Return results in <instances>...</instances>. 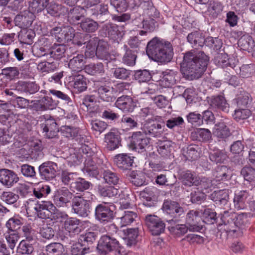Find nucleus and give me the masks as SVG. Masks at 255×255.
<instances>
[{
	"label": "nucleus",
	"instance_id": "nucleus-1",
	"mask_svg": "<svg viewBox=\"0 0 255 255\" xmlns=\"http://www.w3.org/2000/svg\"><path fill=\"white\" fill-rule=\"evenodd\" d=\"M209 59V57L203 51L192 49L185 52L181 64L183 77L188 80L201 77L207 69Z\"/></svg>",
	"mask_w": 255,
	"mask_h": 255
},
{
	"label": "nucleus",
	"instance_id": "nucleus-2",
	"mask_svg": "<svg viewBox=\"0 0 255 255\" xmlns=\"http://www.w3.org/2000/svg\"><path fill=\"white\" fill-rule=\"evenodd\" d=\"M254 213H241L236 214L232 211L226 210L220 214L222 222L221 229L225 231L228 236L237 237L249 222V219L254 217Z\"/></svg>",
	"mask_w": 255,
	"mask_h": 255
},
{
	"label": "nucleus",
	"instance_id": "nucleus-3",
	"mask_svg": "<svg viewBox=\"0 0 255 255\" xmlns=\"http://www.w3.org/2000/svg\"><path fill=\"white\" fill-rule=\"evenodd\" d=\"M146 53L150 59L164 64L171 62L174 55L171 43L164 42L156 37L147 43Z\"/></svg>",
	"mask_w": 255,
	"mask_h": 255
},
{
	"label": "nucleus",
	"instance_id": "nucleus-4",
	"mask_svg": "<svg viewBox=\"0 0 255 255\" xmlns=\"http://www.w3.org/2000/svg\"><path fill=\"white\" fill-rule=\"evenodd\" d=\"M127 87L129 84L125 83L118 84L115 88L107 85L103 83L102 79L95 81L94 82V91L97 93L98 98L101 101L111 103L117 99L116 94L124 93L125 90H127Z\"/></svg>",
	"mask_w": 255,
	"mask_h": 255
},
{
	"label": "nucleus",
	"instance_id": "nucleus-5",
	"mask_svg": "<svg viewBox=\"0 0 255 255\" xmlns=\"http://www.w3.org/2000/svg\"><path fill=\"white\" fill-rule=\"evenodd\" d=\"M83 172L89 176L96 178L99 174L98 167L108 168L109 163L104 155L86 150Z\"/></svg>",
	"mask_w": 255,
	"mask_h": 255
},
{
	"label": "nucleus",
	"instance_id": "nucleus-6",
	"mask_svg": "<svg viewBox=\"0 0 255 255\" xmlns=\"http://www.w3.org/2000/svg\"><path fill=\"white\" fill-rule=\"evenodd\" d=\"M97 249L101 255H106L115 252L122 255H126L127 251L125 247L113 236L103 235L99 239Z\"/></svg>",
	"mask_w": 255,
	"mask_h": 255
},
{
	"label": "nucleus",
	"instance_id": "nucleus-7",
	"mask_svg": "<svg viewBox=\"0 0 255 255\" xmlns=\"http://www.w3.org/2000/svg\"><path fill=\"white\" fill-rule=\"evenodd\" d=\"M162 210L168 217V219H166L168 223H178L185 215L184 209L180 203L169 199L164 200Z\"/></svg>",
	"mask_w": 255,
	"mask_h": 255
},
{
	"label": "nucleus",
	"instance_id": "nucleus-8",
	"mask_svg": "<svg viewBox=\"0 0 255 255\" xmlns=\"http://www.w3.org/2000/svg\"><path fill=\"white\" fill-rule=\"evenodd\" d=\"M114 209L115 206L112 203L103 202L99 204L95 209L96 220L103 224L111 222L115 217Z\"/></svg>",
	"mask_w": 255,
	"mask_h": 255
},
{
	"label": "nucleus",
	"instance_id": "nucleus-9",
	"mask_svg": "<svg viewBox=\"0 0 255 255\" xmlns=\"http://www.w3.org/2000/svg\"><path fill=\"white\" fill-rule=\"evenodd\" d=\"M165 123L161 117H156L146 120L143 126V132L150 136L156 137L160 136L164 131Z\"/></svg>",
	"mask_w": 255,
	"mask_h": 255
},
{
	"label": "nucleus",
	"instance_id": "nucleus-10",
	"mask_svg": "<svg viewBox=\"0 0 255 255\" xmlns=\"http://www.w3.org/2000/svg\"><path fill=\"white\" fill-rule=\"evenodd\" d=\"M92 202L81 195L74 196L72 199V211L79 217H87L90 213Z\"/></svg>",
	"mask_w": 255,
	"mask_h": 255
},
{
	"label": "nucleus",
	"instance_id": "nucleus-11",
	"mask_svg": "<svg viewBox=\"0 0 255 255\" xmlns=\"http://www.w3.org/2000/svg\"><path fill=\"white\" fill-rule=\"evenodd\" d=\"M27 203L28 208H33L38 217L41 219L50 218L51 211L55 209L54 204L49 201L38 202L36 199H29Z\"/></svg>",
	"mask_w": 255,
	"mask_h": 255
},
{
	"label": "nucleus",
	"instance_id": "nucleus-12",
	"mask_svg": "<svg viewBox=\"0 0 255 255\" xmlns=\"http://www.w3.org/2000/svg\"><path fill=\"white\" fill-rule=\"evenodd\" d=\"M144 222L149 232L153 236H158L165 231V224L161 218L156 215H146Z\"/></svg>",
	"mask_w": 255,
	"mask_h": 255
},
{
	"label": "nucleus",
	"instance_id": "nucleus-13",
	"mask_svg": "<svg viewBox=\"0 0 255 255\" xmlns=\"http://www.w3.org/2000/svg\"><path fill=\"white\" fill-rule=\"evenodd\" d=\"M58 101L48 96H44L39 100L30 101L29 109L36 112L51 110L55 109Z\"/></svg>",
	"mask_w": 255,
	"mask_h": 255
},
{
	"label": "nucleus",
	"instance_id": "nucleus-14",
	"mask_svg": "<svg viewBox=\"0 0 255 255\" xmlns=\"http://www.w3.org/2000/svg\"><path fill=\"white\" fill-rule=\"evenodd\" d=\"M59 170L58 162L48 161L42 163L38 167V173L42 180L50 181L56 176Z\"/></svg>",
	"mask_w": 255,
	"mask_h": 255
},
{
	"label": "nucleus",
	"instance_id": "nucleus-15",
	"mask_svg": "<svg viewBox=\"0 0 255 255\" xmlns=\"http://www.w3.org/2000/svg\"><path fill=\"white\" fill-rule=\"evenodd\" d=\"M137 102L130 96L123 95L116 100L115 105L123 113H131L137 107Z\"/></svg>",
	"mask_w": 255,
	"mask_h": 255
},
{
	"label": "nucleus",
	"instance_id": "nucleus-16",
	"mask_svg": "<svg viewBox=\"0 0 255 255\" xmlns=\"http://www.w3.org/2000/svg\"><path fill=\"white\" fill-rule=\"evenodd\" d=\"M150 139L146 134L141 131L133 132L131 136L130 146L138 152H142L145 150V147L149 143Z\"/></svg>",
	"mask_w": 255,
	"mask_h": 255
},
{
	"label": "nucleus",
	"instance_id": "nucleus-17",
	"mask_svg": "<svg viewBox=\"0 0 255 255\" xmlns=\"http://www.w3.org/2000/svg\"><path fill=\"white\" fill-rule=\"evenodd\" d=\"M41 129L45 132L44 135L48 138H58L59 128L53 119H45L40 125Z\"/></svg>",
	"mask_w": 255,
	"mask_h": 255
},
{
	"label": "nucleus",
	"instance_id": "nucleus-18",
	"mask_svg": "<svg viewBox=\"0 0 255 255\" xmlns=\"http://www.w3.org/2000/svg\"><path fill=\"white\" fill-rule=\"evenodd\" d=\"M19 179L17 174L13 170L8 169H0V182L4 187H12Z\"/></svg>",
	"mask_w": 255,
	"mask_h": 255
},
{
	"label": "nucleus",
	"instance_id": "nucleus-19",
	"mask_svg": "<svg viewBox=\"0 0 255 255\" xmlns=\"http://www.w3.org/2000/svg\"><path fill=\"white\" fill-rule=\"evenodd\" d=\"M133 156L128 153H120L116 155L114 158V162L116 166L123 171L131 169L133 163Z\"/></svg>",
	"mask_w": 255,
	"mask_h": 255
},
{
	"label": "nucleus",
	"instance_id": "nucleus-20",
	"mask_svg": "<svg viewBox=\"0 0 255 255\" xmlns=\"http://www.w3.org/2000/svg\"><path fill=\"white\" fill-rule=\"evenodd\" d=\"M207 102L210 108L214 111H222L228 112L229 105L225 97L222 95L212 96L207 98Z\"/></svg>",
	"mask_w": 255,
	"mask_h": 255
},
{
	"label": "nucleus",
	"instance_id": "nucleus-21",
	"mask_svg": "<svg viewBox=\"0 0 255 255\" xmlns=\"http://www.w3.org/2000/svg\"><path fill=\"white\" fill-rule=\"evenodd\" d=\"M202 219L197 211L190 210L186 215V224L189 228V231L198 232L202 228Z\"/></svg>",
	"mask_w": 255,
	"mask_h": 255
},
{
	"label": "nucleus",
	"instance_id": "nucleus-22",
	"mask_svg": "<svg viewBox=\"0 0 255 255\" xmlns=\"http://www.w3.org/2000/svg\"><path fill=\"white\" fill-rule=\"evenodd\" d=\"M105 141L109 150H114L122 146L120 134L115 128L112 129L105 134Z\"/></svg>",
	"mask_w": 255,
	"mask_h": 255
},
{
	"label": "nucleus",
	"instance_id": "nucleus-23",
	"mask_svg": "<svg viewBox=\"0 0 255 255\" xmlns=\"http://www.w3.org/2000/svg\"><path fill=\"white\" fill-rule=\"evenodd\" d=\"M102 30L104 32V34L102 35L103 36L108 37L115 42H119L123 36L122 32L120 30V27L115 24H105Z\"/></svg>",
	"mask_w": 255,
	"mask_h": 255
},
{
	"label": "nucleus",
	"instance_id": "nucleus-24",
	"mask_svg": "<svg viewBox=\"0 0 255 255\" xmlns=\"http://www.w3.org/2000/svg\"><path fill=\"white\" fill-rule=\"evenodd\" d=\"M73 194L66 188L59 189L54 196V204L58 207H64L73 199Z\"/></svg>",
	"mask_w": 255,
	"mask_h": 255
},
{
	"label": "nucleus",
	"instance_id": "nucleus-25",
	"mask_svg": "<svg viewBox=\"0 0 255 255\" xmlns=\"http://www.w3.org/2000/svg\"><path fill=\"white\" fill-rule=\"evenodd\" d=\"M178 73L173 70L167 69L161 73V85L165 88L172 87L178 80Z\"/></svg>",
	"mask_w": 255,
	"mask_h": 255
},
{
	"label": "nucleus",
	"instance_id": "nucleus-26",
	"mask_svg": "<svg viewBox=\"0 0 255 255\" xmlns=\"http://www.w3.org/2000/svg\"><path fill=\"white\" fill-rule=\"evenodd\" d=\"M90 10L91 16L99 23H103L108 20L109 13L108 5L101 4Z\"/></svg>",
	"mask_w": 255,
	"mask_h": 255
},
{
	"label": "nucleus",
	"instance_id": "nucleus-27",
	"mask_svg": "<svg viewBox=\"0 0 255 255\" xmlns=\"http://www.w3.org/2000/svg\"><path fill=\"white\" fill-rule=\"evenodd\" d=\"M97 192L100 197L112 198L120 196L119 190L114 186L101 184L97 186Z\"/></svg>",
	"mask_w": 255,
	"mask_h": 255
},
{
	"label": "nucleus",
	"instance_id": "nucleus-28",
	"mask_svg": "<svg viewBox=\"0 0 255 255\" xmlns=\"http://www.w3.org/2000/svg\"><path fill=\"white\" fill-rule=\"evenodd\" d=\"M178 178L182 184L188 187H191L197 185L198 182V177L195 173L190 170L182 171L178 172Z\"/></svg>",
	"mask_w": 255,
	"mask_h": 255
},
{
	"label": "nucleus",
	"instance_id": "nucleus-29",
	"mask_svg": "<svg viewBox=\"0 0 255 255\" xmlns=\"http://www.w3.org/2000/svg\"><path fill=\"white\" fill-rule=\"evenodd\" d=\"M186 38L187 42L195 49H199L205 44V37L203 34L197 30L189 33Z\"/></svg>",
	"mask_w": 255,
	"mask_h": 255
},
{
	"label": "nucleus",
	"instance_id": "nucleus-30",
	"mask_svg": "<svg viewBox=\"0 0 255 255\" xmlns=\"http://www.w3.org/2000/svg\"><path fill=\"white\" fill-rule=\"evenodd\" d=\"M33 20V15L28 11L17 14L14 19L15 25L23 29L29 27Z\"/></svg>",
	"mask_w": 255,
	"mask_h": 255
},
{
	"label": "nucleus",
	"instance_id": "nucleus-31",
	"mask_svg": "<svg viewBox=\"0 0 255 255\" xmlns=\"http://www.w3.org/2000/svg\"><path fill=\"white\" fill-rule=\"evenodd\" d=\"M89 82L87 78L80 73L73 74L72 85L73 88L78 92L81 93L87 89V84Z\"/></svg>",
	"mask_w": 255,
	"mask_h": 255
},
{
	"label": "nucleus",
	"instance_id": "nucleus-32",
	"mask_svg": "<svg viewBox=\"0 0 255 255\" xmlns=\"http://www.w3.org/2000/svg\"><path fill=\"white\" fill-rule=\"evenodd\" d=\"M191 137L193 140L207 142L212 139V134L207 128H197L191 132Z\"/></svg>",
	"mask_w": 255,
	"mask_h": 255
},
{
	"label": "nucleus",
	"instance_id": "nucleus-33",
	"mask_svg": "<svg viewBox=\"0 0 255 255\" xmlns=\"http://www.w3.org/2000/svg\"><path fill=\"white\" fill-rule=\"evenodd\" d=\"M68 13V20L71 24H80V20L85 16L84 9L80 6H77L67 12Z\"/></svg>",
	"mask_w": 255,
	"mask_h": 255
},
{
	"label": "nucleus",
	"instance_id": "nucleus-34",
	"mask_svg": "<svg viewBox=\"0 0 255 255\" xmlns=\"http://www.w3.org/2000/svg\"><path fill=\"white\" fill-rule=\"evenodd\" d=\"M249 196V192L247 190L236 192L234 198L235 208L238 210L245 209L247 207V200Z\"/></svg>",
	"mask_w": 255,
	"mask_h": 255
},
{
	"label": "nucleus",
	"instance_id": "nucleus-35",
	"mask_svg": "<svg viewBox=\"0 0 255 255\" xmlns=\"http://www.w3.org/2000/svg\"><path fill=\"white\" fill-rule=\"evenodd\" d=\"M96 55L98 59L103 60L110 61L112 60L109 52V45L107 42L103 39L101 40L97 45Z\"/></svg>",
	"mask_w": 255,
	"mask_h": 255
},
{
	"label": "nucleus",
	"instance_id": "nucleus-36",
	"mask_svg": "<svg viewBox=\"0 0 255 255\" xmlns=\"http://www.w3.org/2000/svg\"><path fill=\"white\" fill-rule=\"evenodd\" d=\"M45 8L47 13L53 17L64 15L68 12L67 7L54 2H48Z\"/></svg>",
	"mask_w": 255,
	"mask_h": 255
},
{
	"label": "nucleus",
	"instance_id": "nucleus-37",
	"mask_svg": "<svg viewBox=\"0 0 255 255\" xmlns=\"http://www.w3.org/2000/svg\"><path fill=\"white\" fill-rule=\"evenodd\" d=\"M39 86L35 82L18 81L16 85V90L21 92L33 94L39 90Z\"/></svg>",
	"mask_w": 255,
	"mask_h": 255
},
{
	"label": "nucleus",
	"instance_id": "nucleus-38",
	"mask_svg": "<svg viewBox=\"0 0 255 255\" xmlns=\"http://www.w3.org/2000/svg\"><path fill=\"white\" fill-rule=\"evenodd\" d=\"M85 57L83 54H77L70 60L68 66L72 71L78 73L85 68Z\"/></svg>",
	"mask_w": 255,
	"mask_h": 255
},
{
	"label": "nucleus",
	"instance_id": "nucleus-39",
	"mask_svg": "<svg viewBox=\"0 0 255 255\" xmlns=\"http://www.w3.org/2000/svg\"><path fill=\"white\" fill-rule=\"evenodd\" d=\"M213 133L219 138L225 139L231 135V131L227 126L226 123L221 122L215 124Z\"/></svg>",
	"mask_w": 255,
	"mask_h": 255
},
{
	"label": "nucleus",
	"instance_id": "nucleus-40",
	"mask_svg": "<svg viewBox=\"0 0 255 255\" xmlns=\"http://www.w3.org/2000/svg\"><path fill=\"white\" fill-rule=\"evenodd\" d=\"M102 175L105 183L107 184L115 186L118 185L120 181V175L110 169H103Z\"/></svg>",
	"mask_w": 255,
	"mask_h": 255
},
{
	"label": "nucleus",
	"instance_id": "nucleus-41",
	"mask_svg": "<svg viewBox=\"0 0 255 255\" xmlns=\"http://www.w3.org/2000/svg\"><path fill=\"white\" fill-rule=\"evenodd\" d=\"M49 0H32L29 1L28 12L34 14H38L43 11L46 7Z\"/></svg>",
	"mask_w": 255,
	"mask_h": 255
},
{
	"label": "nucleus",
	"instance_id": "nucleus-42",
	"mask_svg": "<svg viewBox=\"0 0 255 255\" xmlns=\"http://www.w3.org/2000/svg\"><path fill=\"white\" fill-rule=\"evenodd\" d=\"M170 226L168 229L173 236L176 237H181L184 236L189 231V228L186 224H180L178 223H168Z\"/></svg>",
	"mask_w": 255,
	"mask_h": 255
},
{
	"label": "nucleus",
	"instance_id": "nucleus-43",
	"mask_svg": "<svg viewBox=\"0 0 255 255\" xmlns=\"http://www.w3.org/2000/svg\"><path fill=\"white\" fill-rule=\"evenodd\" d=\"M98 21H95L90 18H85L80 23V27L82 30L87 33L95 32L99 28Z\"/></svg>",
	"mask_w": 255,
	"mask_h": 255
},
{
	"label": "nucleus",
	"instance_id": "nucleus-44",
	"mask_svg": "<svg viewBox=\"0 0 255 255\" xmlns=\"http://www.w3.org/2000/svg\"><path fill=\"white\" fill-rule=\"evenodd\" d=\"M246 183L245 185H251L252 187H255V167L253 166L244 167L241 171Z\"/></svg>",
	"mask_w": 255,
	"mask_h": 255
},
{
	"label": "nucleus",
	"instance_id": "nucleus-45",
	"mask_svg": "<svg viewBox=\"0 0 255 255\" xmlns=\"http://www.w3.org/2000/svg\"><path fill=\"white\" fill-rule=\"evenodd\" d=\"M81 222L76 218H68L64 221V226L65 230L69 233L78 234L81 229L78 227Z\"/></svg>",
	"mask_w": 255,
	"mask_h": 255
},
{
	"label": "nucleus",
	"instance_id": "nucleus-46",
	"mask_svg": "<svg viewBox=\"0 0 255 255\" xmlns=\"http://www.w3.org/2000/svg\"><path fill=\"white\" fill-rule=\"evenodd\" d=\"M97 232L87 231L79 236L78 241L84 245V246L91 249V246L97 238Z\"/></svg>",
	"mask_w": 255,
	"mask_h": 255
},
{
	"label": "nucleus",
	"instance_id": "nucleus-47",
	"mask_svg": "<svg viewBox=\"0 0 255 255\" xmlns=\"http://www.w3.org/2000/svg\"><path fill=\"white\" fill-rule=\"evenodd\" d=\"M66 48L63 44H55L49 49V55L54 59L60 60L65 56Z\"/></svg>",
	"mask_w": 255,
	"mask_h": 255
},
{
	"label": "nucleus",
	"instance_id": "nucleus-48",
	"mask_svg": "<svg viewBox=\"0 0 255 255\" xmlns=\"http://www.w3.org/2000/svg\"><path fill=\"white\" fill-rule=\"evenodd\" d=\"M92 186V183L84 178L79 177L70 183V189L73 191L82 192L88 190Z\"/></svg>",
	"mask_w": 255,
	"mask_h": 255
},
{
	"label": "nucleus",
	"instance_id": "nucleus-49",
	"mask_svg": "<svg viewBox=\"0 0 255 255\" xmlns=\"http://www.w3.org/2000/svg\"><path fill=\"white\" fill-rule=\"evenodd\" d=\"M147 163L153 171H160L163 168L158 156L154 152H150L148 155H147V161L145 163Z\"/></svg>",
	"mask_w": 255,
	"mask_h": 255
},
{
	"label": "nucleus",
	"instance_id": "nucleus-50",
	"mask_svg": "<svg viewBox=\"0 0 255 255\" xmlns=\"http://www.w3.org/2000/svg\"><path fill=\"white\" fill-rule=\"evenodd\" d=\"M124 49L126 52L122 59L123 63L129 66H134L136 62L137 52L130 49L127 45H124Z\"/></svg>",
	"mask_w": 255,
	"mask_h": 255
},
{
	"label": "nucleus",
	"instance_id": "nucleus-51",
	"mask_svg": "<svg viewBox=\"0 0 255 255\" xmlns=\"http://www.w3.org/2000/svg\"><path fill=\"white\" fill-rule=\"evenodd\" d=\"M35 36V34L32 29L25 28L20 30L18 38L20 43L30 45L33 42Z\"/></svg>",
	"mask_w": 255,
	"mask_h": 255
},
{
	"label": "nucleus",
	"instance_id": "nucleus-52",
	"mask_svg": "<svg viewBox=\"0 0 255 255\" xmlns=\"http://www.w3.org/2000/svg\"><path fill=\"white\" fill-rule=\"evenodd\" d=\"M211 198L217 204L225 205L228 202L229 195L226 190L215 191L211 194Z\"/></svg>",
	"mask_w": 255,
	"mask_h": 255
},
{
	"label": "nucleus",
	"instance_id": "nucleus-53",
	"mask_svg": "<svg viewBox=\"0 0 255 255\" xmlns=\"http://www.w3.org/2000/svg\"><path fill=\"white\" fill-rule=\"evenodd\" d=\"M165 126L170 129L174 130L176 128H182L184 124V121L182 117L179 116L171 117L164 122Z\"/></svg>",
	"mask_w": 255,
	"mask_h": 255
},
{
	"label": "nucleus",
	"instance_id": "nucleus-54",
	"mask_svg": "<svg viewBox=\"0 0 255 255\" xmlns=\"http://www.w3.org/2000/svg\"><path fill=\"white\" fill-rule=\"evenodd\" d=\"M141 198L143 199V204L148 207L154 206L155 195L153 191L149 188H145L140 194Z\"/></svg>",
	"mask_w": 255,
	"mask_h": 255
},
{
	"label": "nucleus",
	"instance_id": "nucleus-55",
	"mask_svg": "<svg viewBox=\"0 0 255 255\" xmlns=\"http://www.w3.org/2000/svg\"><path fill=\"white\" fill-rule=\"evenodd\" d=\"M22 219L18 216H13L6 222L5 226L9 231L17 232L22 225Z\"/></svg>",
	"mask_w": 255,
	"mask_h": 255
},
{
	"label": "nucleus",
	"instance_id": "nucleus-56",
	"mask_svg": "<svg viewBox=\"0 0 255 255\" xmlns=\"http://www.w3.org/2000/svg\"><path fill=\"white\" fill-rule=\"evenodd\" d=\"M85 72L91 75L103 74L105 72L104 66L102 63H91L85 66Z\"/></svg>",
	"mask_w": 255,
	"mask_h": 255
},
{
	"label": "nucleus",
	"instance_id": "nucleus-57",
	"mask_svg": "<svg viewBox=\"0 0 255 255\" xmlns=\"http://www.w3.org/2000/svg\"><path fill=\"white\" fill-rule=\"evenodd\" d=\"M64 248L59 243H52L45 247V251L49 255H63Z\"/></svg>",
	"mask_w": 255,
	"mask_h": 255
},
{
	"label": "nucleus",
	"instance_id": "nucleus-58",
	"mask_svg": "<svg viewBox=\"0 0 255 255\" xmlns=\"http://www.w3.org/2000/svg\"><path fill=\"white\" fill-rule=\"evenodd\" d=\"M203 213L202 222L207 224H213L217 222V213L214 210L206 208L204 210H201Z\"/></svg>",
	"mask_w": 255,
	"mask_h": 255
},
{
	"label": "nucleus",
	"instance_id": "nucleus-59",
	"mask_svg": "<svg viewBox=\"0 0 255 255\" xmlns=\"http://www.w3.org/2000/svg\"><path fill=\"white\" fill-rule=\"evenodd\" d=\"M128 44L130 48L134 49L137 52L145 46L144 40L141 39L138 35L130 36L128 41Z\"/></svg>",
	"mask_w": 255,
	"mask_h": 255
},
{
	"label": "nucleus",
	"instance_id": "nucleus-60",
	"mask_svg": "<svg viewBox=\"0 0 255 255\" xmlns=\"http://www.w3.org/2000/svg\"><path fill=\"white\" fill-rule=\"evenodd\" d=\"M216 64L222 68H227L230 67L234 69L236 67L235 64L232 63L230 60L228 58V55L227 54H219L215 58Z\"/></svg>",
	"mask_w": 255,
	"mask_h": 255
},
{
	"label": "nucleus",
	"instance_id": "nucleus-61",
	"mask_svg": "<svg viewBox=\"0 0 255 255\" xmlns=\"http://www.w3.org/2000/svg\"><path fill=\"white\" fill-rule=\"evenodd\" d=\"M209 157L213 162L221 163L226 159L227 155L223 150L217 149L213 150L209 153Z\"/></svg>",
	"mask_w": 255,
	"mask_h": 255
},
{
	"label": "nucleus",
	"instance_id": "nucleus-62",
	"mask_svg": "<svg viewBox=\"0 0 255 255\" xmlns=\"http://www.w3.org/2000/svg\"><path fill=\"white\" fill-rule=\"evenodd\" d=\"M254 43L252 37L248 34L242 36L238 42V45L242 49L248 51L252 49Z\"/></svg>",
	"mask_w": 255,
	"mask_h": 255
},
{
	"label": "nucleus",
	"instance_id": "nucleus-63",
	"mask_svg": "<svg viewBox=\"0 0 255 255\" xmlns=\"http://www.w3.org/2000/svg\"><path fill=\"white\" fill-rule=\"evenodd\" d=\"M50 192V186L43 184H37L33 189V194L38 199L46 196Z\"/></svg>",
	"mask_w": 255,
	"mask_h": 255
},
{
	"label": "nucleus",
	"instance_id": "nucleus-64",
	"mask_svg": "<svg viewBox=\"0 0 255 255\" xmlns=\"http://www.w3.org/2000/svg\"><path fill=\"white\" fill-rule=\"evenodd\" d=\"M199 148L197 145H189L184 152V156L187 160L193 161L196 160L199 157L198 150Z\"/></svg>",
	"mask_w": 255,
	"mask_h": 255
}]
</instances>
